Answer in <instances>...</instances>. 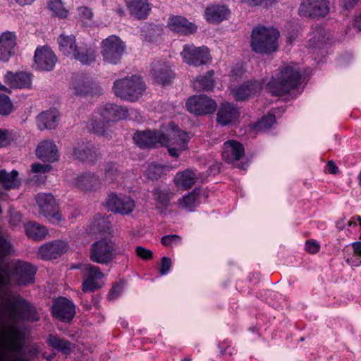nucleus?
Listing matches in <instances>:
<instances>
[{
    "instance_id": "obj_18",
    "label": "nucleus",
    "mask_w": 361,
    "mask_h": 361,
    "mask_svg": "<svg viewBox=\"0 0 361 361\" xmlns=\"http://www.w3.org/2000/svg\"><path fill=\"white\" fill-rule=\"evenodd\" d=\"M245 154L243 145L238 141L230 140L224 144L222 157L228 163L240 160Z\"/></svg>"
},
{
    "instance_id": "obj_41",
    "label": "nucleus",
    "mask_w": 361,
    "mask_h": 361,
    "mask_svg": "<svg viewBox=\"0 0 361 361\" xmlns=\"http://www.w3.org/2000/svg\"><path fill=\"white\" fill-rule=\"evenodd\" d=\"M0 181L7 188H17L20 185L18 178V172L13 170L11 173H6L5 171H0Z\"/></svg>"
},
{
    "instance_id": "obj_20",
    "label": "nucleus",
    "mask_w": 361,
    "mask_h": 361,
    "mask_svg": "<svg viewBox=\"0 0 361 361\" xmlns=\"http://www.w3.org/2000/svg\"><path fill=\"white\" fill-rule=\"evenodd\" d=\"M67 244L63 241H54L42 245L38 251V256L42 259H56L66 252Z\"/></svg>"
},
{
    "instance_id": "obj_39",
    "label": "nucleus",
    "mask_w": 361,
    "mask_h": 361,
    "mask_svg": "<svg viewBox=\"0 0 361 361\" xmlns=\"http://www.w3.org/2000/svg\"><path fill=\"white\" fill-rule=\"evenodd\" d=\"M47 8L52 15L61 18H66L69 13L68 8L61 0H49Z\"/></svg>"
},
{
    "instance_id": "obj_32",
    "label": "nucleus",
    "mask_w": 361,
    "mask_h": 361,
    "mask_svg": "<svg viewBox=\"0 0 361 361\" xmlns=\"http://www.w3.org/2000/svg\"><path fill=\"white\" fill-rule=\"evenodd\" d=\"M74 157L82 161L93 163L97 157V154L94 147L85 144L79 145L74 148Z\"/></svg>"
},
{
    "instance_id": "obj_60",
    "label": "nucleus",
    "mask_w": 361,
    "mask_h": 361,
    "mask_svg": "<svg viewBox=\"0 0 361 361\" xmlns=\"http://www.w3.org/2000/svg\"><path fill=\"white\" fill-rule=\"evenodd\" d=\"M35 0H16V2L20 6L30 5Z\"/></svg>"
},
{
    "instance_id": "obj_58",
    "label": "nucleus",
    "mask_w": 361,
    "mask_h": 361,
    "mask_svg": "<svg viewBox=\"0 0 361 361\" xmlns=\"http://www.w3.org/2000/svg\"><path fill=\"white\" fill-rule=\"evenodd\" d=\"M344 8L349 9L355 6L358 0H341Z\"/></svg>"
},
{
    "instance_id": "obj_38",
    "label": "nucleus",
    "mask_w": 361,
    "mask_h": 361,
    "mask_svg": "<svg viewBox=\"0 0 361 361\" xmlns=\"http://www.w3.org/2000/svg\"><path fill=\"white\" fill-rule=\"evenodd\" d=\"M214 71H209L204 76L197 78L194 83V87L197 90H212L214 86Z\"/></svg>"
},
{
    "instance_id": "obj_45",
    "label": "nucleus",
    "mask_w": 361,
    "mask_h": 361,
    "mask_svg": "<svg viewBox=\"0 0 361 361\" xmlns=\"http://www.w3.org/2000/svg\"><path fill=\"white\" fill-rule=\"evenodd\" d=\"M276 122L275 116L272 114L264 116L256 125L258 130H266L270 128Z\"/></svg>"
},
{
    "instance_id": "obj_11",
    "label": "nucleus",
    "mask_w": 361,
    "mask_h": 361,
    "mask_svg": "<svg viewBox=\"0 0 361 361\" xmlns=\"http://www.w3.org/2000/svg\"><path fill=\"white\" fill-rule=\"evenodd\" d=\"M180 56L185 63L195 66L205 64L211 60L209 49L204 46L197 47L193 44H185Z\"/></svg>"
},
{
    "instance_id": "obj_14",
    "label": "nucleus",
    "mask_w": 361,
    "mask_h": 361,
    "mask_svg": "<svg viewBox=\"0 0 361 361\" xmlns=\"http://www.w3.org/2000/svg\"><path fill=\"white\" fill-rule=\"evenodd\" d=\"M34 61L35 68L49 71L55 66L57 58L51 48L42 47L35 50Z\"/></svg>"
},
{
    "instance_id": "obj_54",
    "label": "nucleus",
    "mask_w": 361,
    "mask_h": 361,
    "mask_svg": "<svg viewBox=\"0 0 361 361\" xmlns=\"http://www.w3.org/2000/svg\"><path fill=\"white\" fill-rule=\"evenodd\" d=\"M75 93L78 94H85L89 92V86L84 82L78 83L75 87Z\"/></svg>"
},
{
    "instance_id": "obj_16",
    "label": "nucleus",
    "mask_w": 361,
    "mask_h": 361,
    "mask_svg": "<svg viewBox=\"0 0 361 361\" xmlns=\"http://www.w3.org/2000/svg\"><path fill=\"white\" fill-rule=\"evenodd\" d=\"M109 208L123 215L129 214L135 209V202L130 197H118L115 194L109 196L107 200Z\"/></svg>"
},
{
    "instance_id": "obj_43",
    "label": "nucleus",
    "mask_w": 361,
    "mask_h": 361,
    "mask_svg": "<svg viewBox=\"0 0 361 361\" xmlns=\"http://www.w3.org/2000/svg\"><path fill=\"white\" fill-rule=\"evenodd\" d=\"M165 168L159 164L152 163L145 171L146 176L151 180H157L164 173Z\"/></svg>"
},
{
    "instance_id": "obj_51",
    "label": "nucleus",
    "mask_w": 361,
    "mask_h": 361,
    "mask_svg": "<svg viewBox=\"0 0 361 361\" xmlns=\"http://www.w3.org/2000/svg\"><path fill=\"white\" fill-rule=\"evenodd\" d=\"M320 249V245L316 240H307L305 243V250L311 253L315 254L319 252Z\"/></svg>"
},
{
    "instance_id": "obj_4",
    "label": "nucleus",
    "mask_w": 361,
    "mask_h": 361,
    "mask_svg": "<svg viewBox=\"0 0 361 361\" xmlns=\"http://www.w3.org/2000/svg\"><path fill=\"white\" fill-rule=\"evenodd\" d=\"M164 134L166 142L164 146H166L171 157L177 159L188 149L190 140L188 134L173 123L169 122L168 126L164 127Z\"/></svg>"
},
{
    "instance_id": "obj_57",
    "label": "nucleus",
    "mask_w": 361,
    "mask_h": 361,
    "mask_svg": "<svg viewBox=\"0 0 361 361\" xmlns=\"http://www.w3.org/2000/svg\"><path fill=\"white\" fill-rule=\"evenodd\" d=\"M265 1L266 0H240L241 2L252 7L261 6Z\"/></svg>"
},
{
    "instance_id": "obj_61",
    "label": "nucleus",
    "mask_w": 361,
    "mask_h": 361,
    "mask_svg": "<svg viewBox=\"0 0 361 361\" xmlns=\"http://www.w3.org/2000/svg\"><path fill=\"white\" fill-rule=\"evenodd\" d=\"M356 216H353L351 218V219L348 221V225L349 226H355L356 225Z\"/></svg>"
},
{
    "instance_id": "obj_8",
    "label": "nucleus",
    "mask_w": 361,
    "mask_h": 361,
    "mask_svg": "<svg viewBox=\"0 0 361 361\" xmlns=\"http://www.w3.org/2000/svg\"><path fill=\"white\" fill-rule=\"evenodd\" d=\"M82 276V288L83 292H94L102 288L104 274L98 267L86 264L80 267Z\"/></svg>"
},
{
    "instance_id": "obj_7",
    "label": "nucleus",
    "mask_w": 361,
    "mask_h": 361,
    "mask_svg": "<svg viewBox=\"0 0 361 361\" xmlns=\"http://www.w3.org/2000/svg\"><path fill=\"white\" fill-rule=\"evenodd\" d=\"M125 49L124 42L116 35H111L102 42L101 54L106 63H118Z\"/></svg>"
},
{
    "instance_id": "obj_6",
    "label": "nucleus",
    "mask_w": 361,
    "mask_h": 361,
    "mask_svg": "<svg viewBox=\"0 0 361 361\" xmlns=\"http://www.w3.org/2000/svg\"><path fill=\"white\" fill-rule=\"evenodd\" d=\"M124 250L121 249L114 241L109 239H102L92 244L90 259L99 264H107L116 255H123Z\"/></svg>"
},
{
    "instance_id": "obj_1",
    "label": "nucleus",
    "mask_w": 361,
    "mask_h": 361,
    "mask_svg": "<svg viewBox=\"0 0 361 361\" xmlns=\"http://www.w3.org/2000/svg\"><path fill=\"white\" fill-rule=\"evenodd\" d=\"M300 78L298 65L291 63L284 66L266 84V90L277 96L287 94L299 85Z\"/></svg>"
},
{
    "instance_id": "obj_17",
    "label": "nucleus",
    "mask_w": 361,
    "mask_h": 361,
    "mask_svg": "<svg viewBox=\"0 0 361 361\" xmlns=\"http://www.w3.org/2000/svg\"><path fill=\"white\" fill-rule=\"evenodd\" d=\"M13 269V277L18 285H27L34 281L36 269L30 263L18 262Z\"/></svg>"
},
{
    "instance_id": "obj_63",
    "label": "nucleus",
    "mask_w": 361,
    "mask_h": 361,
    "mask_svg": "<svg viewBox=\"0 0 361 361\" xmlns=\"http://www.w3.org/2000/svg\"><path fill=\"white\" fill-rule=\"evenodd\" d=\"M356 221H358L360 227H361V216H356ZM360 239H361V233L360 235Z\"/></svg>"
},
{
    "instance_id": "obj_34",
    "label": "nucleus",
    "mask_w": 361,
    "mask_h": 361,
    "mask_svg": "<svg viewBox=\"0 0 361 361\" xmlns=\"http://www.w3.org/2000/svg\"><path fill=\"white\" fill-rule=\"evenodd\" d=\"M171 192L168 187H158L152 192L153 200L158 209H164L169 204Z\"/></svg>"
},
{
    "instance_id": "obj_28",
    "label": "nucleus",
    "mask_w": 361,
    "mask_h": 361,
    "mask_svg": "<svg viewBox=\"0 0 361 361\" xmlns=\"http://www.w3.org/2000/svg\"><path fill=\"white\" fill-rule=\"evenodd\" d=\"M58 44L59 51L68 57H73L76 53L78 46L76 44L75 37L74 35H66L61 34L58 37Z\"/></svg>"
},
{
    "instance_id": "obj_22",
    "label": "nucleus",
    "mask_w": 361,
    "mask_h": 361,
    "mask_svg": "<svg viewBox=\"0 0 361 361\" xmlns=\"http://www.w3.org/2000/svg\"><path fill=\"white\" fill-rule=\"evenodd\" d=\"M16 36L14 32L6 31L0 35V61H8L14 53Z\"/></svg>"
},
{
    "instance_id": "obj_55",
    "label": "nucleus",
    "mask_w": 361,
    "mask_h": 361,
    "mask_svg": "<svg viewBox=\"0 0 361 361\" xmlns=\"http://www.w3.org/2000/svg\"><path fill=\"white\" fill-rule=\"evenodd\" d=\"M122 291L123 286L121 285H116L114 286L110 293H109V300L116 299L117 297L120 295Z\"/></svg>"
},
{
    "instance_id": "obj_21",
    "label": "nucleus",
    "mask_w": 361,
    "mask_h": 361,
    "mask_svg": "<svg viewBox=\"0 0 361 361\" xmlns=\"http://www.w3.org/2000/svg\"><path fill=\"white\" fill-rule=\"evenodd\" d=\"M262 89V84L258 81H249L232 89L233 97L238 101H243L250 97L256 95Z\"/></svg>"
},
{
    "instance_id": "obj_23",
    "label": "nucleus",
    "mask_w": 361,
    "mask_h": 361,
    "mask_svg": "<svg viewBox=\"0 0 361 361\" xmlns=\"http://www.w3.org/2000/svg\"><path fill=\"white\" fill-rule=\"evenodd\" d=\"M32 75L27 72H19L16 74L11 72L5 75V82L14 88H30L32 85Z\"/></svg>"
},
{
    "instance_id": "obj_35",
    "label": "nucleus",
    "mask_w": 361,
    "mask_h": 361,
    "mask_svg": "<svg viewBox=\"0 0 361 361\" xmlns=\"http://www.w3.org/2000/svg\"><path fill=\"white\" fill-rule=\"evenodd\" d=\"M25 232L30 238L41 240L47 235V229L37 223L30 222L25 226Z\"/></svg>"
},
{
    "instance_id": "obj_12",
    "label": "nucleus",
    "mask_w": 361,
    "mask_h": 361,
    "mask_svg": "<svg viewBox=\"0 0 361 361\" xmlns=\"http://www.w3.org/2000/svg\"><path fill=\"white\" fill-rule=\"evenodd\" d=\"M133 140L141 148L164 146L166 142L164 129L137 132L133 136Z\"/></svg>"
},
{
    "instance_id": "obj_26",
    "label": "nucleus",
    "mask_w": 361,
    "mask_h": 361,
    "mask_svg": "<svg viewBox=\"0 0 361 361\" xmlns=\"http://www.w3.org/2000/svg\"><path fill=\"white\" fill-rule=\"evenodd\" d=\"M229 9L224 5H212L204 11L205 19L210 23H219L228 18Z\"/></svg>"
},
{
    "instance_id": "obj_24",
    "label": "nucleus",
    "mask_w": 361,
    "mask_h": 361,
    "mask_svg": "<svg viewBox=\"0 0 361 361\" xmlns=\"http://www.w3.org/2000/svg\"><path fill=\"white\" fill-rule=\"evenodd\" d=\"M238 117V110L234 105L230 103L222 104L217 113V121L222 126L235 122Z\"/></svg>"
},
{
    "instance_id": "obj_3",
    "label": "nucleus",
    "mask_w": 361,
    "mask_h": 361,
    "mask_svg": "<svg viewBox=\"0 0 361 361\" xmlns=\"http://www.w3.org/2000/svg\"><path fill=\"white\" fill-rule=\"evenodd\" d=\"M128 116V110L126 107L107 104L94 116L92 126L96 133L104 135L105 128L109 126V122L126 119Z\"/></svg>"
},
{
    "instance_id": "obj_52",
    "label": "nucleus",
    "mask_w": 361,
    "mask_h": 361,
    "mask_svg": "<svg viewBox=\"0 0 361 361\" xmlns=\"http://www.w3.org/2000/svg\"><path fill=\"white\" fill-rule=\"evenodd\" d=\"M78 16L82 21L89 20L92 17V13L87 7H80L78 9Z\"/></svg>"
},
{
    "instance_id": "obj_59",
    "label": "nucleus",
    "mask_w": 361,
    "mask_h": 361,
    "mask_svg": "<svg viewBox=\"0 0 361 361\" xmlns=\"http://www.w3.org/2000/svg\"><path fill=\"white\" fill-rule=\"evenodd\" d=\"M354 26L361 31V16H357L354 20Z\"/></svg>"
},
{
    "instance_id": "obj_5",
    "label": "nucleus",
    "mask_w": 361,
    "mask_h": 361,
    "mask_svg": "<svg viewBox=\"0 0 361 361\" xmlns=\"http://www.w3.org/2000/svg\"><path fill=\"white\" fill-rule=\"evenodd\" d=\"M117 97L133 102L137 100L145 90V85L140 77L133 75L117 80L114 86Z\"/></svg>"
},
{
    "instance_id": "obj_19",
    "label": "nucleus",
    "mask_w": 361,
    "mask_h": 361,
    "mask_svg": "<svg viewBox=\"0 0 361 361\" xmlns=\"http://www.w3.org/2000/svg\"><path fill=\"white\" fill-rule=\"evenodd\" d=\"M168 27L173 32L182 35H190L197 31V26L180 16H171L167 22Z\"/></svg>"
},
{
    "instance_id": "obj_27",
    "label": "nucleus",
    "mask_w": 361,
    "mask_h": 361,
    "mask_svg": "<svg viewBox=\"0 0 361 361\" xmlns=\"http://www.w3.org/2000/svg\"><path fill=\"white\" fill-rule=\"evenodd\" d=\"M126 5L130 13L137 19L146 18L150 11L147 0H127Z\"/></svg>"
},
{
    "instance_id": "obj_29",
    "label": "nucleus",
    "mask_w": 361,
    "mask_h": 361,
    "mask_svg": "<svg viewBox=\"0 0 361 361\" xmlns=\"http://www.w3.org/2000/svg\"><path fill=\"white\" fill-rule=\"evenodd\" d=\"M196 180V173L190 169H186L176 173L174 183L178 189L187 190L195 184Z\"/></svg>"
},
{
    "instance_id": "obj_36",
    "label": "nucleus",
    "mask_w": 361,
    "mask_h": 361,
    "mask_svg": "<svg viewBox=\"0 0 361 361\" xmlns=\"http://www.w3.org/2000/svg\"><path fill=\"white\" fill-rule=\"evenodd\" d=\"M96 51L92 48L79 47L72 58L79 61L82 64H90L95 61Z\"/></svg>"
},
{
    "instance_id": "obj_9",
    "label": "nucleus",
    "mask_w": 361,
    "mask_h": 361,
    "mask_svg": "<svg viewBox=\"0 0 361 361\" xmlns=\"http://www.w3.org/2000/svg\"><path fill=\"white\" fill-rule=\"evenodd\" d=\"M188 111L197 116L214 114L217 104L212 98L205 95H194L189 97L185 103Z\"/></svg>"
},
{
    "instance_id": "obj_2",
    "label": "nucleus",
    "mask_w": 361,
    "mask_h": 361,
    "mask_svg": "<svg viewBox=\"0 0 361 361\" xmlns=\"http://www.w3.org/2000/svg\"><path fill=\"white\" fill-rule=\"evenodd\" d=\"M279 35V32L274 27L257 26L252 30L251 47L256 53H273L278 49Z\"/></svg>"
},
{
    "instance_id": "obj_64",
    "label": "nucleus",
    "mask_w": 361,
    "mask_h": 361,
    "mask_svg": "<svg viewBox=\"0 0 361 361\" xmlns=\"http://www.w3.org/2000/svg\"><path fill=\"white\" fill-rule=\"evenodd\" d=\"M0 90H2L6 92H8V89L5 86L2 85L1 84H0Z\"/></svg>"
},
{
    "instance_id": "obj_47",
    "label": "nucleus",
    "mask_w": 361,
    "mask_h": 361,
    "mask_svg": "<svg viewBox=\"0 0 361 361\" xmlns=\"http://www.w3.org/2000/svg\"><path fill=\"white\" fill-rule=\"evenodd\" d=\"M180 237L176 235H165L161 238V243L165 246H173L180 243Z\"/></svg>"
},
{
    "instance_id": "obj_56",
    "label": "nucleus",
    "mask_w": 361,
    "mask_h": 361,
    "mask_svg": "<svg viewBox=\"0 0 361 361\" xmlns=\"http://www.w3.org/2000/svg\"><path fill=\"white\" fill-rule=\"evenodd\" d=\"M326 170L331 174H336L338 171V169L336 165L331 161H329L326 166Z\"/></svg>"
},
{
    "instance_id": "obj_50",
    "label": "nucleus",
    "mask_w": 361,
    "mask_h": 361,
    "mask_svg": "<svg viewBox=\"0 0 361 361\" xmlns=\"http://www.w3.org/2000/svg\"><path fill=\"white\" fill-rule=\"evenodd\" d=\"M11 135L8 130L0 129V147H4L10 144Z\"/></svg>"
},
{
    "instance_id": "obj_48",
    "label": "nucleus",
    "mask_w": 361,
    "mask_h": 361,
    "mask_svg": "<svg viewBox=\"0 0 361 361\" xmlns=\"http://www.w3.org/2000/svg\"><path fill=\"white\" fill-rule=\"evenodd\" d=\"M136 255L144 260L149 259L152 257L153 254L150 250L146 249L142 246H137L135 248Z\"/></svg>"
},
{
    "instance_id": "obj_13",
    "label": "nucleus",
    "mask_w": 361,
    "mask_h": 361,
    "mask_svg": "<svg viewBox=\"0 0 361 361\" xmlns=\"http://www.w3.org/2000/svg\"><path fill=\"white\" fill-rule=\"evenodd\" d=\"M329 12V2L327 0H304L298 9L301 16L312 18L324 17Z\"/></svg>"
},
{
    "instance_id": "obj_37",
    "label": "nucleus",
    "mask_w": 361,
    "mask_h": 361,
    "mask_svg": "<svg viewBox=\"0 0 361 361\" xmlns=\"http://www.w3.org/2000/svg\"><path fill=\"white\" fill-rule=\"evenodd\" d=\"M99 183L98 178L94 173H85L78 176L75 180L76 187L82 190H91Z\"/></svg>"
},
{
    "instance_id": "obj_42",
    "label": "nucleus",
    "mask_w": 361,
    "mask_h": 361,
    "mask_svg": "<svg viewBox=\"0 0 361 361\" xmlns=\"http://www.w3.org/2000/svg\"><path fill=\"white\" fill-rule=\"evenodd\" d=\"M354 255L348 256L345 261L350 266L359 267L361 265V241H356L351 244Z\"/></svg>"
},
{
    "instance_id": "obj_46",
    "label": "nucleus",
    "mask_w": 361,
    "mask_h": 361,
    "mask_svg": "<svg viewBox=\"0 0 361 361\" xmlns=\"http://www.w3.org/2000/svg\"><path fill=\"white\" fill-rule=\"evenodd\" d=\"M172 265L171 259L169 257H164L161 258V264L159 267V273L161 276L166 275L171 269Z\"/></svg>"
},
{
    "instance_id": "obj_49",
    "label": "nucleus",
    "mask_w": 361,
    "mask_h": 361,
    "mask_svg": "<svg viewBox=\"0 0 361 361\" xmlns=\"http://www.w3.org/2000/svg\"><path fill=\"white\" fill-rule=\"evenodd\" d=\"M11 250V246L10 243L4 239L0 235V259L7 254H9Z\"/></svg>"
},
{
    "instance_id": "obj_53",
    "label": "nucleus",
    "mask_w": 361,
    "mask_h": 361,
    "mask_svg": "<svg viewBox=\"0 0 361 361\" xmlns=\"http://www.w3.org/2000/svg\"><path fill=\"white\" fill-rule=\"evenodd\" d=\"M51 167L49 164H34L32 166V171L34 173H45L51 170Z\"/></svg>"
},
{
    "instance_id": "obj_33",
    "label": "nucleus",
    "mask_w": 361,
    "mask_h": 361,
    "mask_svg": "<svg viewBox=\"0 0 361 361\" xmlns=\"http://www.w3.org/2000/svg\"><path fill=\"white\" fill-rule=\"evenodd\" d=\"M204 195L202 192L193 190L178 200V205L189 212L192 211L201 202Z\"/></svg>"
},
{
    "instance_id": "obj_15",
    "label": "nucleus",
    "mask_w": 361,
    "mask_h": 361,
    "mask_svg": "<svg viewBox=\"0 0 361 361\" xmlns=\"http://www.w3.org/2000/svg\"><path fill=\"white\" fill-rule=\"evenodd\" d=\"M75 314L73 303L66 298H59L54 300L52 306L53 316L63 322L71 320Z\"/></svg>"
},
{
    "instance_id": "obj_31",
    "label": "nucleus",
    "mask_w": 361,
    "mask_h": 361,
    "mask_svg": "<svg viewBox=\"0 0 361 361\" xmlns=\"http://www.w3.org/2000/svg\"><path fill=\"white\" fill-rule=\"evenodd\" d=\"M59 112L55 109L46 111L37 118V126L40 130L55 128L57 126Z\"/></svg>"
},
{
    "instance_id": "obj_25",
    "label": "nucleus",
    "mask_w": 361,
    "mask_h": 361,
    "mask_svg": "<svg viewBox=\"0 0 361 361\" xmlns=\"http://www.w3.org/2000/svg\"><path fill=\"white\" fill-rule=\"evenodd\" d=\"M36 155L42 161L54 162L59 158L58 149L53 142L44 141L38 145Z\"/></svg>"
},
{
    "instance_id": "obj_62",
    "label": "nucleus",
    "mask_w": 361,
    "mask_h": 361,
    "mask_svg": "<svg viewBox=\"0 0 361 361\" xmlns=\"http://www.w3.org/2000/svg\"><path fill=\"white\" fill-rule=\"evenodd\" d=\"M232 349H229L228 352H227V350H221V353L222 355H225V354H229V355H232Z\"/></svg>"
},
{
    "instance_id": "obj_30",
    "label": "nucleus",
    "mask_w": 361,
    "mask_h": 361,
    "mask_svg": "<svg viewBox=\"0 0 361 361\" xmlns=\"http://www.w3.org/2000/svg\"><path fill=\"white\" fill-rule=\"evenodd\" d=\"M151 73L155 81L162 85L170 82L172 78L169 66L164 63H155L153 65Z\"/></svg>"
},
{
    "instance_id": "obj_40",
    "label": "nucleus",
    "mask_w": 361,
    "mask_h": 361,
    "mask_svg": "<svg viewBox=\"0 0 361 361\" xmlns=\"http://www.w3.org/2000/svg\"><path fill=\"white\" fill-rule=\"evenodd\" d=\"M48 343L49 345L64 354L70 353L73 348V345L69 341L52 335L49 337Z\"/></svg>"
},
{
    "instance_id": "obj_44",
    "label": "nucleus",
    "mask_w": 361,
    "mask_h": 361,
    "mask_svg": "<svg viewBox=\"0 0 361 361\" xmlns=\"http://www.w3.org/2000/svg\"><path fill=\"white\" fill-rule=\"evenodd\" d=\"M118 171L114 164H108L104 169V179L107 183H113L118 176Z\"/></svg>"
},
{
    "instance_id": "obj_10",
    "label": "nucleus",
    "mask_w": 361,
    "mask_h": 361,
    "mask_svg": "<svg viewBox=\"0 0 361 361\" xmlns=\"http://www.w3.org/2000/svg\"><path fill=\"white\" fill-rule=\"evenodd\" d=\"M36 202L39 209V212L49 218L53 223H59L62 220V215L59 211L56 200L53 195L47 193L37 195Z\"/></svg>"
}]
</instances>
